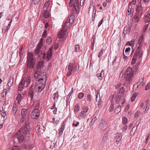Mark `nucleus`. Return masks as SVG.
Listing matches in <instances>:
<instances>
[{"instance_id": "774afa93", "label": "nucleus", "mask_w": 150, "mask_h": 150, "mask_svg": "<svg viewBox=\"0 0 150 150\" xmlns=\"http://www.w3.org/2000/svg\"><path fill=\"white\" fill-rule=\"evenodd\" d=\"M22 117H21V120H20V122H21V123H23L24 121H25V117H23V116H22Z\"/></svg>"}, {"instance_id": "1a4fd4ad", "label": "nucleus", "mask_w": 150, "mask_h": 150, "mask_svg": "<svg viewBox=\"0 0 150 150\" xmlns=\"http://www.w3.org/2000/svg\"><path fill=\"white\" fill-rule=\"evenodd\" d=\"M33 55L32 53H28L27 54V67L30 68L34 67L35 64V60L33 57Z\"/></svg>"}, {"instance_id": "c85d7f7f", "label": "nucleus", "mask_w": 150, "mask_h": 150, "mask_svg": "<svg viewBox=\"0 0 150 150\" xmlns=\"http://www.w3.org/2000/svg\"><path fill=\"white\" fill-rule=\"evenodd\" d=\"M137 128V127L134 126L132 129L130 131V135L131 136H132L135 133V132Z\"/></svg>"}, {"instance_id": "cd10ccee", "label": "nucleus", "mask_w": 150, "mask_h": 150, "mask_svg": "<svg viewBox=\"0 0 150 150\" xmlns=\"http://www.w3.org/2000/svg\"><path fill=\"white\" fill-rule=\"evenodd\" d=\"M23 98V96L21 94H19L17 96L16 98L17 100H18V104H20V103L21 100Z\"/></svg>"}, {"instance_id": "b1692460", "label": "nucleus", "mask_w": 150, "mask_h": 150, "mask_svg": "<svg viewBox=\"0 0 150 150\" xmlns=\"http://www.w3.org/2000/svg\"><path fill=\"white\" fill-rule=\"evenodd\" d=\"M139 64L140 62H137L134 66L132 69L133 72H136L138 70Z\"/></svg>"}, {"instance_id": "aec40b11", "label": "nucleus", "mask_w": 150, "mask_h": 150, "mask_svg": "<svg viewBox=\"0 0 150 150\" xmlns=\"http://www.w3.org/2000/svg\"><path fill=\"white\" fill-rule=\"evenodd\" d=\"M13 78L11 76L8 80L7 86L9 87H11L13 85Z\"/></svg>"}, {"instance_id": "4be33fe9", "label": "nucleus", "mask_w": 150, "mask_h": 150, "mask_svg": "<svg viewBox=\"0 0 150 150\" xmlns=\"http://www.w3.org/2000/svg\"><path fill=\"white\" fill-rule=\"evenodd\" d=\"M50 2L48 1L45 3L43 6V11L46 12V11H47L48 7L49 6Z\"/></svg>"}, {"instance_id": "9d476101", "label": "nucleus", "mask_w": 150, "mask_h": 150, "mask_svg": "<svg viewBox=\"0 0 150 150\" xmlns=\"http://www.w3.org/2000/svg\"><path fill=\"white\" fill-rule=\"evenodd\" d=\"M40 114V112L39 109H33L31 113V118L34 119H38Z\"/></svg>"}, {"instance_id": "20e7f679", "label": "nucleus", "mask_w": 150, "mask_h": 150, "mask_svg": "<svg viewBox=\"0 0 150 150\" xmlns=\"http://www.w3.org/2000/svg\"><path fill=\"white\" fill-rule=\"evenodd\" d=\"M143 55V52L141 47H138L133 56L131 63L134 64L136 62L137 57L139 59L141 58Z\"/></svg>"}, {"instance_id": "a19ab883", "label": "nucleus", "mask_w": 150, "mask_h": 150, "mask_svg": "<svg viewBox=\"0 0 150 150\" xmlns=\"http://www.w3.org/2000/svg\"><path fill=\"white\" fill-rule=\"evenodd\" d=\"M2 110H0V112L1 115L2 116V117H4L6 115V112L4 110L3 108H2Z\"/></svg>"}, {"instance_id": "3c124183", "label": "nucleus", "mask_w": 150, "mask_h": 150, "mask_svg": "<svg viewBox=\"0 0 150 150\" xmlns=\"http://www.w3.org/2000/svg\"><path fill=\"white\" fill-rule=\"evenodd\" d=\"M143 78H141L139 80V82L137 83V88H138V86L143 82Z\"/></svg>"}, {"instance_id": "f03ea898", "label": "nucleus", "mask_w": 150, "mask_h": 150, "mask_svg": "<svg viewBox=\"0 0 150 150\" xmlns=\"http://www.w3.org/2000/svg\"><path fill=\"white\" fill-rule=\"evenodd\" d=\"M31 77L30 76L23 77L19 83L18 91H22L24 87H27L31 82Z\"/></svg>"}, {"instance_id": "5fc2aeb1", "label": "nucleus", "mask_w": 150, "mask_h": 150, "mask_svg": "<svg viewBox=\"0 0 150 150\" xmlns=\"http://www.w3.org/2000/svg\"><path fill=\"white\" fill-rule=\"evenodd\" d=\"M96 76L98 77V78L100 80L102 79V74L99 73H98L96 75Z\"/></svg>"}, {"instance_id": "69168bd1", "label": "nucleus", "mask_w": 150, "mask_h": 150, "mask_svg": "<svg viewBox=\"0 0 150 150\" xmlns=\"http://www.w3.org/2000/svg\"><path fill=\"white\" fill-rule=\"evenodd\" d=\"M47 30H44V32L43 33V34L42 35V37L43 38H44L45 37L46 35L47 34Z\"/></svg>"}, {"instance_id": "338daca9", "label": "nucleus", "mask_w": 150, "mask_h": 150, "mask_svg": "<svg viewBox=\"0 0 150 150\" xmlns=\"http://www.w3.org/2000/svg\"><path fill=\"white\" fill-rule=\"evenodd\" d=\"M30 96L31 97V98L32 99L33 96V91H31L29 93Z\"/></svg>"}, {"instance_id": "f3484780", "label": "nucleus", "mask_w": 150, "mask_h": 150, "mask_svg": "<svg viewBox=\"0 0 150 150\" xmlns=\"http://www.w3.org/2000/svg\"><path fill=\"white\" fill-rule=\"evenodd\" d=\"M106 121L102 120L99 125V127L101 129H105L106 127Z\"/></svg>"}, {"instance_id": "6ab92c4d", "label": "nucleus", "mask_w": 150, "mask_h": 150, "mask_svg": "<svg viewBox=\"0 0 150 150\" xmlns=\"http://www.w3.org/2000/svg\"><path fill=\"white\" fill-rule=\"evenodd\" d=\"M18 110V106L15 103L13 105L12 108V113L13 115H15Z\"/></svg>"}, {"instance_id": "e433bc0d", "label": "nucleus", "mask_w": 150, "mask_h": 150, "mask_svg": "<svg viewBox=\"0 0 150 150\" xmlns=\"http://www.w3.org/2000/svg\"><path fill=\"white\" fill-rule=\"evenodd\" d=\"M121 111V105H119L117 108L115 109V112L116 113H119Z\"/></svg>"}, {"instance_id": "7ed1b4c3", "label": "nucleus", "mask_w": 150, "mask_h": 150, "mask_svg": "<svg viewBox=\"0 0 150 150\" xmlns=\"http://www.w3.org/2000/svg\"><path fill=\"white\" fill-rule=\"evenodd\" d=\"M29 129L30 126L29 124L28 121L26 120L25 121V126L23 128L20 129L18 132V133H22V134L25 135L26 137V138L27 139V140H28L30 135L29 130Z\"/></svg>"}, {"instance_id": "f704fd0d", "label": "nucleus", "mask_w": 150, "mask_h": 150, "mask_svg": "<svg viewBox=\"0 0 150 150\" xmlns=\"http://www.w3.org/2000/svg\"><path fill=\"white\" fill-rule=\"evenodd\" d=\"M97 120V118L96 117H94L91 120V124L90 125V127H92L93 125H94V123H95L96 120Z\"/></svg>"}, {"instance_id": "49530a36", "label": "nucleus", "mask_w": 150, "mask_h": 150, "mask_svg": "<svg viewBox=\"0 0 150 150\" xmlns=\"http://www.w3.org/2000/svg\"><path fill=\"white\" fill-rule=\"evenodd\" d=\"M108 137V134H105L103 137L102 139L103 141L104 142H106L107 141Z\"/></svg>"}, {"instance_id": "c03bdc74", "label": "nucleus", "mask_w": 150, "mask_h": 150, "mask_svg": "<svg viewBox=\"0 0 150 150\" xmlns=\"http://www.w3.org/2000/svg\"><path fill=\"white\" fill-rule=\"evenodd\" d=\"M84 96V93H79L78 95V97L79 99L83 98Z\"/></svg>"}, {"instance_id": "13d9d810", "label": "nucleus", "mask_w": 150, "mask_h": 150, "mask_svg": "<svg viewBox=\"0 0 150 150\" xmlns=\"http://www.w3.org/2000/svg\"><path fill=\"white\" fill-rule=\"evenodd\" d=\"M6 90L4 89L3 90L2 93V95L3 97H4L5 96H6Z\"/></svg>"}, {"instance_id": "423d86ee", "label": "nucleus", "mask_w": 150, "mask_h": 150, "mask_svg": "<svg viewBox=\"0 0 150 150\" xmlns=\"http://www.w3.org/2000/svg\"><path fill=\"white\" fill-rule=\"evenodd\" d=\"M124 92V88L122 87L120 89L119 92L116 96V102L118 103H121L122 104H123L125 103V99L123 97Z\"/></svg>"}, {"instance_id": "72a5a7b5", "label": "nucleus", "mask_w": 150, "mask_h": 150, "mask_svg": "<svg viewBox=\"0 0 150 150\" xmlns=\"http://www.w3.org/2000/svg\"><path fill=\"white\" fill-rule=\"evenodd\" d=\"M44 66V63L42 61H40L38 63L37 67V69L38 68H40L41 69V68Z\"/></svg>"}, {"instance_id": "5701e85b", "label": "nucleus", "mask_w": 150, "mask_h": 150, "mask_svg": "<svg viewBox=\"0 0 150 150\" xmlns=\"http://www.w3.org/2000/svg\"><path fill=\"white\" fill-rule=\"evenodd\" d=\"M144 21L146 23L150 22V14H148L145 15L144 17Z\"/></svg>"}, {"instance_id": "4d7b16f0", "label": "nucleus", "mask_w": 150, "mask_h": 150, "mask_svg": "<svg viewBox=\"0 0 150 150\" xmlns=\"http://www.w3.org/2000/svg\"><path fill=\"white\" fill-rule=\"evenodd\" d=\"M150 88V82L149 83L145 86V90L146 91L148 90Z\"/></svg>"}, {"instance_id": "ddd939ff", "label": "nucleus", "mask_w": 150, "mask_h": 150, "mask_svg": "<svg viewBox=\"0 0 150 150\" xmlns=\"http://www.w3.org/2000/svg\"><path fill=\"white\" fill-rule=\"evenodd\" d=\"M135 8L136 11L137 12L136 13L142 14L143 12V7L141 4H139L137 5L135 7Z\"/></svg>"}, {"instance_id": "e2e57ef3", "label": "nucleus", "mask_w": 150, "mask_h": 150, "mask_svg": "<svg viewBox=\"0 0 150 150\" xmlns=\"http://www.w3.org/2000/svg\"><path fill=\"white\" fill-rule=\"evenodd\" d=\"M127 125H124L123 127V128H122V130L123 131H126L127 129Z\"/></svg>"}, {"instance_id": "8fccbe9b", "label": "nucleus", "mask_w": 150, "mask_h": 150, "mask_svg": "<svg viewBox=\"0 0 150 150\" xmlns=\"http://www.w3.org/2000/svg\"><path fill=\"white\" fill-rule=\"evenodd\" d=\"M87 101L89 102V103H90L91 101V96L90 94L87 95Z\"/></svg>"}, {"instance_id": "2f4dec72", "label": "nucleus", "mask_w": 150, "mask_h": 150, "mask_svg": "<svg viewBox=\"0 0 150 150\" xmlns=\"http://www.w3.org/2000/svg\"><path fill=\"white\" fill-rule=\"evenodd\" d=\"M42 51L41 50L38 49V48H37L35 51L34 55L35 56L38 55Z\"/></svg>"}, {"instance_id": "4468645a", "label": "nucleus", "mask_w": 150, "mask_h": 150, "mask_svg": "<svg viewBox=\"0 0 150 150\" xmlns=\"http://www.w3.org/2000/svg\"><path fill=\"white\" fill-rule=\"evenodd\" d=\"M79 1L78 0H75L74 1V6L73 8V10L74 11H78L79 10Z\"/></svg>"}, {"instance_id": "ea45409f", "label": "nucleus", "mask_w": 150, "mask_h": 150, "mask_svg": "<svg viewBox=\"0 0 150 150\" xmlns=\"http://www.w3.org/2000/svg\"><path fill=\"white\" fill-rule=\"evenodd\" d=\"M137 96V93H134L132 94V96L131 97V101L132 102L134 101Z\"/></svg>"}, {"instance_id": "412c9836", "label": "nucleus", "mask_w": 150, "mask_h": 150, "mask_svg": "<svg viewBox=\"0 0 150 150\" xmlns=\"http://www.w3.org/2000/svg\"><path fill=\"white\" fill-rule=\"evenodd\" d=\"M35 131L37 132L40 134L43 133L44 132V131L42 129L40 128V125H38L36 127Z\"/></svg>"}, {"instance_id": "7c9ffc66", "label": "nucleus", "mask_w": 150, "mask_h": 150, "mask_svg": "<svg viewBox=\"0 0 150 150\" xmlns=\"http://www.w3.org/2000/svg\"><path fill=\"white\" fill-rule=\"evenodd\" d=\"M27 114V110L26 109L23 108L21 110V116L23 117H25L26 116Z\"/></svg>"}, {"instance_id": "c756f323", "label": "nucleus", "mask_w": 150, "mask_h": 150, "mask_svg": "<svg viewBox=\"0 0 150 150\" xmlns=\"http://www.w3.org/2000/svg\"><path fill=\"white\" fill-rule=\"evenodd\" d=\"M143 39V35L142 36H141L139 39L138 42V44L139 45V46L138 47H142V40Z\"/></svg>"}, {"instance_id": "09e8293b", "label": "nucleus", "mask_w": 150, "mask_h": 150, "mask_svg": "<svg viewBox=\"0 0 150 150\" xmlns=\"http://www.w3.org/2000/svg\"><path fill=\"white\" fill-rule=\"evenodd\" d=\"M96 102L99 101L100 99V96L99 93H98L96 95Z\"/></svg>"}, {"instance_id": "680f3d73", "label": "nucleus", "mask_w": 150, "mask_h": 150, "mask_svg": "<svg viewBox=\"0 0 150 150\" xmlns=\"http://www.w3.org/2000/svg\"><path fill=\"white\" fill-rule=\"evenodd\" d=\"M59 47V44L58 43L55 44L54 46V49L55 50H56Z\"/></svg>"}, {"instance_id": "37998d69", "label": "nucleus", "mask_w": 150, "mask_h": 150, "mask_svg": "<svg viewBox=\"0 0 150 150\" xmlns=\"http://www.w3.org/2000/svg\"><path fill=\"white\" fill-rule=\"evenodd\" d=\"M51 110H53L54 109V110L53 111V113L54 114H56V112L57 111V108L55 107V103H54V104L53 105L51 108Z\"/></svg>"}, {"instance_id": "79ce46f5", "label": "nucleus", "mask_w": 150, "mask_h": 150, "mask_svg": "<svg viewBox=\"0 0 150 150\" xmlns=\"http://www.w3.org/2000/svg\"><path fill=\"white\" fill-rule=\"evenodd\" d=\"M114 106V103L112 101H111V104L110 107V112L113 110Z\"/></svg>"}, {"instance_id": "bf43d9fd", "label": "nucleus", "mask_w": 150, "mask_h": 150, "mask_svg": "<svg viewBox=\"0 0 150 150\" xmlns=\"http://www.w3.org/2000/svg\"><path fill=\"white\" fill-rule=\"evenodd\" d=\"M43 44L39 43L37 46V48H38V49L41 50V48Z\"/></svg>"}, {"instance_id": "393cba45", "label": "nucleus", "mask_w": 150, "mask_h": 150, "mask_svg": "<svg viewBox=\"0 0 150 150\" xmlns=\"http://www.w3.org/2000/svg\"><path fill=\"white\" fill-rule=\"evenodd\" d=\"M59 96L58 92L54 93L53 95V98L55 101L57 102L58 100Z\"/></svg>"}, {"instance_id": "473e14b6", "label": "nucleus", "mask_w": 150, "mask_h": 150, "mask_svg": "<svg viewBox=\"0 0 150 150\" xmlns=\"http://www.w3.org/2000/svg\"><path fill=\"white\" fill-rule=\"evenodd\" d=\"M134 40H132L130 41H128L126 43V45H129L130 46H133L134 45Z\"/></svg>"}, {"instance_id": "c9c22d12", "label": "nucleus", "mask_w": 150, "mask_h": 150, "mask_svg": "<svg viewBox=\"0 0 150 150\" xmlns=\"http://www.w3.org/2000/svg\"><path fill=\"white\" fill-rule=\"evenodd\" d=\"M80 106L79 104H77L74 107V110L75 112H77L79 110Z\"/></svg>"}, {"instance_id": "f8f14e48", "label": "nucleus", "mask_w": 150, "mask_h": 150, "mask_svg": "<svg viewBox=\"0 0 150 150\" xmlns=\"http://www.w3.org/2000/svg\"><path fill=\"white\" fill-rule=\"evenodd\" d=\"M43 72H41L40 68L37 69L34 74V77L35 79H36L38 78L40 79V76Z\"/></svg>"}, {"instance_id": "9b49d317", "label": "nucleus", "mask_w": 150, "mask_h": 150, "mask_svg": "<svg viewBox=\"0 0 150 150\" xmlns=\"http://www.w3.org/2000/svg\"><path fill=\"white\" fill-rule=\"evenodd\" d=\"M15 135L18 136L17 138L18 139L19 142L20 143L25 141V140H27V139L26 138V137L25 136V135L22 134V133L18 134L17 132L16 133Z\"/></svg>"}, {"instance_id": "603ef678", "label": "nucleus", "mask_w": 150, "mask_h": 150, "mask_svg": "<svg viewBox=\"0 0 150 150\" xmlns=\"http://www.w3.org/2000/svg\"><path fill=\"white\" fill-rule=\"evenodd\" d=\"M82 109L83 110L82 111H84L85 112H88V107L86 106H83L82 107Z\"/></svg>"}, {"instance_id": "0e129e2a", "label": "nucleus", "mask_w": 150, "mask_h": 150, "mask_svg": "<svg viewBox=\"0 0 150 150\" xmlns=\"http://www.w3.org/2000/svg\"><path fill=\"white\" fill-rule=\"evenodd\" d=\"M34 3L35 4H38L40 1L41 0H33Z\"/></svg>"}, {"instance_id": "bb28decb", "label": "nucleus", "mask_w": 150, "mask_h": 150, "mask_svg": "<svg viewBox=\"0 0 150 150\" xmlns=\"http://www.w3.org/2000/svg\"><path fill=\"white\" fill-rule=\"evenodd\" d=\"M141 14H139L135 13L134 16V18L136 22L138 23L139 20V17L141 16Z\"/></svg>"}, {"instance_id": "a18cd8bd", "label": "nucleus", "mask_w": 150, "mask_h": 150, "mask_svg": "<svg viewBox=\"0 0 150 150\" xmlns=\"http://www.w3.org/2000/svg\"><path fill=\"white\" fill-rule=\"evenodd\" d=\"M52 42V40L51 38L50 37H47L46 40V42L47 44L48 45L50 44H51Z\"/></svg>"}, {"instance_id": "39448f33", "label": "nucleus", "mask_w": 150, "mask_h": 150, "mask_svg": "<svg viewBox=\"0 0 150 150\" xmlns=\"http://www.w3.org/2000/svg\"><path fill=\"white\" fill-rule=\"evenodd\" d=\"M52 47L50 48L47 51L46 54L45 53L42 54V52L38 55V58L39 59H41L43 58L45 59L46 61H48L52 58Z\"/></svg>"}, {"instance_id": "58836bf2", "label": "nucleus", "mask_w": 150, "mask_h": 150, "mask_svg": "<svg viewBox=\"0 0 150 150\" xmlns=\"http://www.w3.org/2000/svg\"><path fill=\"white\" fill-rule=\"evenodd\" d=\"M86 113L84 111H81L80 112V116L83 118L86 117Z\"/></svg>"}, {"instance_id": "2eb2a0df", "label": "nucleus", "mask_w": 150, "mask_h": 150, "mask_svg": "<svg viewBox=\"0 0 150 150\" xmlns=\"http://www.w3.org/2000/svg\"><path fill=\"white\" fill-rule=\"evenodd\" d=\"M40 107V102L38 101H33L32 104L31 108L34 109H38Z\"/></svg>"}, {"instance_id": "f257e3e1", "label": "nucleus", "mask_w": 150, "mask_h": 150, "mask_svg": "<svg viewBox=\"0 0 150 150\" xmlns=\"http://www.w3.org/2000/svg\"><path fill=\"white\" fill-rule=\"evenodd\" d=\"M47 74L45 72L42 74L40 79L35 82V90L36 92H41L45 87L47 81Z\"/></svg>"}, {"instance_id": "0eeeda50", "label": "nucleus", "mask_w": 150, "mask_h": 150, "mask_svg": "<svg viewBox=\"0 0 150 150\" xmlns=\"http://www.w3.org/2000/svg\"><path fill=\"white\" fill-rule=\"evenodd\" d=\"M134 73L132 70V67H129L127 68L125 74V77L126 81L129 82L132 81V78L133 76Z\"/></svg>"}, {"instance_id": "dca6fc26", "label": "nucleus", "mask_w": 150, "mask_h": 150, "mask_svg": "<svg viewBox=\"0 0 150 150\" xmlns=\"http://www.w3.org/2000/svg\"><path fill=\"white\" fill-rule=\"evenodd\" d=\"M73 69V66L71 63H69L68 66V71L67 72V76H70L72 73V71Z\"/></svg>"}, {"instance_id": "6e6552de", "label": "nucleus", "mask_w": 150, "mask_h": 150, "mask_svg": "<svg viewBox=\"0 0 150 150\" xmlns=\"http://www.w3.org/2000/svg\"><path fill=\"white\" fill-rule=\"evenodd\" d=\"M71 25L69 22H67V20L65 23L64 26L62 29L61 30L58 35L60 39H62L67 34V28H66L69 27Z\"/></svg>"}, {"instance_id": "de8ad7c7", "label": "nucleus", "mask_w": 150, "mask_h": 150, "mask_svg": "<svg viewBox=\"0 0 150 150\" xmlns=\"http://www.w3.org/2000/svg\"><path fill=\"white\" fill-rule=\"evenodd\" d=\"M127 122V119L125 117H124L122 118V123L124 125L126 124Z\"/></svg>"}, {"instance_id": "4c0bfd02", "label": "nucleus", "mask_w": 150, "mask_h": 150, "mask_svg": "<svg viewBox=\"0 0 150 150\" xmlns=\"http://www.w3.org/2000/svg\"><path fill=\"white\" fill-rule=\"evenodd\" d=\"M43 15L45 18H47L49 16V11H46V12H43Z\"/></svg>"}, {"instance_id": "6e6d98bb", "label": "nucleus", "mask_w": 150, "mask_h": 150, "mask_svg": "<svg viewBox=\"0 0 150 150\" xmlns=\"http://www.w3.org/2000/svg\"><path fill=\"white\" fill-rule=\"evenodd\" d=\"M65 125L66 124L65 122L64 121L63 122L62 125L60 129H61H61L62 130H64L65 128Z\"/></svg>"}, {"instance_id": "052dcab7", "label": "nucleus", "mask_w": 150, "mask_h": 150, "mask_svg": "<svg viewBox=\"0 0 150 150\" xmlns=\"http://www.w3.org/2000/svg\"><path fill=\"white\" fill-rule=\"evenodd\" d=\"M140 114V111H137L134 114V117H135L138 116Z\"/></svg>"}, {"instance_id": "864d4df0", "label": "nucleus", "mask_w": 150, "mask_h": 150, "mask_svg": "<svg viewBox=\"0 0 150 150\" xmlns=\"http://www.w3.org/2000/svg\"><path fill=\"white\" fill-rule=\"evenodd\" d=\"M74 0H70L69 2V6L70 7H71L73 5L74 6Z\"/></svg>"}, {"instance_id": "a878e982", "label": "nucleus", "mask_w": 150, "mask_h": 150, "mask_svg": "<svg viewBox=\"0 0 150 150\" xmlns=\"http://www.w3.org/2000/svg\"><path fill=\"white\" fill-rule=\"evenodd\" d=\"M75 20L73 16H70L67 19V22H69L72 24Z\"/></svg>"}, {"instance_id": "a211bd4d", "label": "nucleus", "mask_w": 150, "mask_h": 150, "mask_svg": "<svg viewBox=\"0 0 150 150\" xmlns=\"http://www.w3.org/2000/svg\"><path fill=\"white\" fill-rule=\"evenodd\" d=\"M122 136V134L121 133H118L116 134V141L117 144L118 143L121 141Z\"/></svg>"}]
</instances>
